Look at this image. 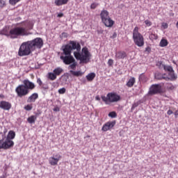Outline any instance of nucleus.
Masks as SVG:
<instances>
[{
  "instance_id": "1",
  "label": "nucleus",
  "mask_w": 178,
  "mask_h": 178,
  "mask_svg": "<svg viewBox=\"0 0 178 178\" xmlns=\"http://www.w3.org/2000/svg\"><path fill=\"white\" fill-rule=\"evenodd\" d=\"M63 51L62 55H72V51L76 50V52L81 51V45L79 42L74 40H70L69 44L63 45L61 47Z\"/></svg>"
},
{
  "instance_id": "2",
  "label": "nucleus",
  "mask_w": 178,
  "mask_h": 178,
  "mask_svg": "<svg viewBox=\"0 0 178 178\" xmlns=\"http://www.w3.org/2000/svg\"><path fill=\"white\" fill-rule=\"evenodd\" d=\"M9 35L10 38L15 39L18 38V37H24L29 35L27 29L24 27L17 26L13 28L10 30Z\"/></svg>"
},
{
  "instance_id": "3",
  "label": "nucleus",
  "mask_w": 178,
  "mask_h": 178,
  "mask_svg": "<svg viewBox=\"0 0 178 178\" xmlns=\"http://www.w3.org/2000/svg\"><path fill=\"white\" fill-rule=\"evenodd\" d=\"M82 52L84 54H81L80 51H74V56L76 59L81 61V63H88L90 62V51L87 47H83L82 49Z\"/></svg>"
},
{
  "instance_id": "4",
  "label": "nucleus",
  "mask_w": 178,
  "mask_h": 178,
  "mask_svg": "<svg viewBox=\"0 0 178 178\" xmlns=\"http://www.w3.org/2000/svg\"><path fill=\"white\" fill-rule=\"evenodd\" d=\"M133 40L137 47H144V36L138 32V27L136 26L133 31Z\"/></svg>"
},
{
  "instance_id": "5",
  "label": "nucleus",
  "mask_w": 178,
  "mask_h": 178,
  "mask_svg": "<svg viewBox=\"0 0 178 178\" xmlns=\"http://www.w3.org/2000/svg\"><path fill=\"white\" fill-rule=\"evenodd\" d=\"M31 51L33 50L30 44V42L29 41L25 42H23L20 46L18 54L19 56H27V55H30L31 54Z\"/></svg>"
},
{
  "instance_id": "6",
  "label": "nucleus",
  "mask_w": 178,
  "mask_h": 178,
  "mask_svg": "<svg viewBox=\"0 0 178 178\" xmlns=\"http://www.w3.org/2000/svg\"><path fill=\"white\" fill-rule=\"evenodd\" d=\"M29 42L33 51H34L36 48L40 49V48H42V46L44 45V41L41 38H36L33 40L29 41Z\"/></svg>"
},
{
  "instance_id": "7",
  "label": "nucleus",
  "mask_w": 178,
  "mask_h": 178,
  "mask_svg": "<svg viewBox=\"0 0 178 178\" xmlns=\"http://www.w3.org/2000/svg\"><path fill=\"white\" fill-rule=\"evenodd\" d=\"M15 92H17V97L22 98V97H26L30 92V90H27L23 84L19 85L15 88Z\"/></svg>"
},
{
  "instance_id": "8",
  "label": "nucleus",
  "mask_w": 178,
  "mask_h": 178,
  "mask_svg": "<svg viewBox=\"0 0 178 178\" xmlns=\"http://www.w3.org/2000/svg\"><path fill=\"white\" fill-rule=\"evenodd\" d=\"M162 93V87L159 84L152 85L149 90V95H155V94Z\"/></svg>"
},
{
  "instance_id": "9",
  "label": "nucleus",
  "mask_w": 178,
  "mask_h": 178,
  "mask_svg": "<svg viewBox=\"0 0 178 178\" xmlns=\"http://www.w3.org/2000/svg\"><path fill=\"white\" fill-rule=\"evenodd\" d=\"M60 59L63 60L65 65H72V63L74 62V58L72 54L70 55H65V56H60Z\"/></svg>"
},
{
  "instance_id": "10",
  "label": "nucleus",
  "mask_w": 178,
  "mask_h": 178,
  "mask_svg": "<svg viewBox=\"0 0 178 178\" xmlns=\"http://www.w3.org/2000/svg\"><path fill=\"white\" fill-rule=\"evenodd\" d=\"M108 97V102H118L120 100V95L116 94L115 92H109L107 94Z\"/></svg>"
},
{
  "instance_id": "11",
  "label": "nucleus",
  "mask_w": 178,
  "mask_h": 178,
  "mask_svg": "<svg viewBox=\"0 0 178 178\" xmlns=\"http://www.w3.org/2000/svg\"><path fill=\"white\" fill-rule=\"evenodd\" d=\"M22 85L28 90V91L34 90V88H35V84L30 81L29 79H24Z\"/></svg>"
},
{
  "instance_id": "12",
  "label": "nucleus",
  "mask_w": 178,
  "mask_h": 178,
  "mask_svg": "<svg viewBox=\"0 0 178 178\" xmlns=\"http://www.w3.org/2000/svg\"><path fill=\"white\" fill-rule=\"evenodd\" d=\"M116 124V121L108 122L104 124L102 128V131H108V130H111L113 127Z\"/></svg>"
},
{
  "instance_id": "13",
  "label": "nucleus",
  "mask_w": 178,
  "mask_h": 178,
  "mask_svg": "<svg viewBox=\"0 0 178 178\" xmlns=\"http://www.w3.org/2000/svg\"><path fill=\"white\" fill-rule=\"evenodd\" d=\"M154 79H156V80H165V81H169V76H167L165 73L156 72L154 74Z\"/></svg>"
},
{
  "instance_id": "14",
  "label": "nucleus",
  "mask_w": 178,
  "mask_h": 178,
  "mask_svg": "<svg viewBox=\"0 0 178 178\" xmlns=\"http://www.w3.org/2000/svg\"><path fill=\"white\" fill-rule=\"evenodd\" d=\"M62 158V156L59 154H56L55 157H50L49 158V163L51 165V166H55L58 165V162H59V160Z\"/></svg>"
},
{
  "instance_id": "15",
  "label": "nucleus",
  "mask_w": 178,
  "mask_h": 178,
  "mask_svg": "<svg viewBox=\"0 0 178 178\" xmlns=\"http://www.w3.org/2000/svg\"><path fill=\"white\" fill-rule=\"evenodd\" d=\"M0 108L3 111H9L12 108V104L9 102L1 101L0 102Z\"/></svg>"
},
{
  "instance_id": "16",
  "label": "nucleus",
  "mask_w": 178,
  "mask_h": 178,
  "mask_svg": "<svg viewBox=\"0 0 178 178\" xmlns=\"http://www.w3.org/2000/svg\"><path fill=\"white\" fill-rule=\"evenodd\" d=\"M4 140V149H9L15 145L13 140H10V139L6 138Z\"/></svg>"
},
{
  "instance_id": "17",
  "label": "nucleus",
  "mask_w": 178,
  "mask_h": 178,
  "mask_svg": "<svg viewBox=\"0 0 178 178\" xmlns=\"http://www.w3.org/2000/svg\"><path fill=\"white\" fill-rule=\"evenodd\" d=\"M39 115H41V112L36 113L35 115H31L30 117H29L27 118L28 123H29L30 124H33L34 123H35L37 118L38 116H39Z\"/></svg>"
},
{
  "instance_id": "18",
  "label": "nucleus",
  "mask_w": 178,
  "mask_h": 178,
  "mask_svg": "<svg viewBox=\"0 0 178 178\" xmlns=\"http://www.w3.org/2000/svg\"><path fill=\"white\" fill-rule=\"evenodd\" d=\"M100 17L102 19V22H106L107 19H108L109 17V12L106 10H102L100 13Z\"/></svg>"
},
{
  "instance_id": "19",
  "label": "nucleus",
  "mask_w": 178,
  "mask_h": 178,
  "mask_svg": "<svg viewBox=\"0 0 178 178\" xmlns=\"http://www.w3.org/2000/svg\"><path fill=\"white\" fill-rule=\"evenodd\" d=\"M5 138H6L5 134L0 132V149H5Z\"/></svg>"
},
{
  "instance_id": "20",
  "label": "nucleus",
  "mask_w": 178,
  "mask_h": 178,
  "mask_svg": "<svg viewBox=\"0 0 178 178\" xmlns=\"http://www.w3.org/2000/svg\"><path fill=\"white\" fill-rule=\"evenodd\" d=\"M102 23L104 24V26H106V27H112V26L115 24V21L112 20L110 17L107 18L106 21H103Z\"/></svg>"
},
{
  "instance_id": "21",
  "label": "nucleus",
  "mask_w": 178,
  "mask_h": 178,
  "mask_svg": "<svg viewBox=\"0 0 178 178\" xmlns=\"http://www.w3.org/2000/svg\"><path fill=\"white\" fill-rule=\"evenodd\" d=\"M168 79L171 81H175V80H177V75L175 73V70L168 72Z\"/></svg>"
},
{
  "instance_id": "22",
  "label": "nucleus",
  "mask_w": 178,
  "mask_h": 178,
  "mask_svg": "<svg viewBox=\"0 0 178 178\" xmlns=\"http://www.w3.org/2000/svg\"><path fill=\"white\" fill-rule=\"evenodd\" d=\"M127 56V54L124 51H118L115 54L116 59H124Z\"/></svg>"
},
{
  "instance_id": "23",
  "label": "nucleus",
  "mask_w": 178,
  "mask_h": 178,
  "mask_svg": "<svg viewBox=\"0 0 178 178\" xmlns=\"http://www.w3.org/2000/svg\"><path fill=\"white\" fill-rule=\"evenodd\" d=\"M159 65L161 66H162V67H163V70H165V72H168V73L170 72H172L173 70V67L170 66V65H166L165 64H162V62L160 61L159 62Z\"/></svg>"
},
{
  "instance_id": "24",
  "label": "nucleus",
  "mask_w": 178,
  "mask_h": 178,
  "mask_svg": "<svg viewBox=\"0 0 178 178\" xmlns=\"http://www.w3.org/2000/svg\"><path fill=\"white\" fill-rule=\"evenodd\" d=\"M37 99H38V93H33L29 97H28L27 102H34Z\"/></svg>"
},
{
  "instance_id": "25",
  "label": "nucleus",
  "mask_w": 178,
  "mask_h": 178,
  "mask_svg": "<svg viewBox=\"0 0 178 178\" xmlns=\"http://www.w3.org/2000/svg\"><path fill=\"white\" fill-rule=\"evenodd\" d=\"M69 2V0H55L54 3L56 6H62V5H66Z\"/></svg>"
},
{
  "instance_id": "26",
  "label": "nucleus",
  "mask_w": 178,
  "mask_h": 178,
  "mask_svg": "<svg viewBox=\"0 0 178 178\" xmlns=\"http://www.w3.org/2000/svg\"><path fill=\"white\" fill-rule=\"evenodd\" d=\"M70 73H71V74H72V76H74L75 77H80L83 74L81 71L70 70Z\"/></svg>"
},
{
  "instance_id": "27",
  "label": "nucleus",
  "mask_w": 178,
  "mask_h": 178,
  "mask_svg": "<svg viewBox=\"0 0 178 178\" xmlns=\"http://www.w3.org/2000/svg\"><path fill=\"white\" fill-rule=\"evenodd\" d=\"M15 137H16V133L14 131H10L6 138L12 140Z\"/></svg>"
},
{
  "instance_id": "28",
  "label": "nucleus",
  "mask_w": 178,
  "mask_h": 178,
  "mask_svg": "<svg viewBox=\"0 0 178 178\" xmlns=\"http://www.w3.org/2000/svg\"><path fill=\"white\" fill-rule=\"evenodd\" d=\"M56 76H60L63 73V69L60 67L55 68L53 71Z\"/></svg>"
},
{
  "instance_id": "29",
  "label": "nucleus",
  "mask_w": 178,
  "mask_h": 178,
  "mask_svg": "<svg viewBox=\"0 0 178 178\" xmlns=\"http://www.w3.org/2000/svg\"><path fill=\"white\" fill-rule=\"evenodd\" d=\"M86 79H87L88 81H92V80H94V79H95V73H94V72L89 73L86 76Z\"/></svg>"
},
{
  "instance_id": "30",
  "label": "nucleus",
  "mask_w": 178,
  "mask_h": 178,
  "mask_svg": "<svg viewBox=\"0 0 178 178\" xmlns=\"http://www.w3.org/2000/svg\"><path fill=\"white\" fill-rule=\"evenodd\" d=\"M134 83H136V79H134V77L131 78L127 83V87H133V86H134Z\"/></svg>"
},
{
  "instance_id": "31",
  "label": "nucleus",
  "mask_w": 178,
  "mask_h": 178,
  "mask_svg": "<svg viewBox=\"0 0 178 178\" xmlns=\"http://www.w3.org/2000/svg\"><path fill=\"white\" fill-rule=\"evenodd\" d=\"M147 80L148 79L147 78V76H145L144 73L141 74L139 76V81H142V83H147Z\"/></svg>"
},
{
  "instance_id": "32",
  "label": "nucleus",
  "mask_w": 178,
  "mask_h": 178,
  "mask_svg": "<svg viewBox=\"0 0 178 178\" xmlns=\"http://www.w3.org/2000/svg\"><path fill=\"white\" fill-rule=\"evenodd\" d=\"M168 40L166 39H162L160 42V47H161L162 48H163L164 47H168Z\"/></svg>"
},
{
  "instance_id": "33",
  "label": "nucleus",
  "mask_w": 178,
  "mask_h": 178,
  "mask_svg": "<svg viewBox=\"0 0 178 178\" xmlns=\"http://www.w3.org/2000/svg\"><path fill=\"white\" fill-rule=\"evenodd\" d=\"M48 79L51 81L56 80V75L54 74V72H49Z\"/></svg>"
},
{
  "instance_id": "34",
  "label": "nucleus",
  "mask_w": 178,
  "mask_h": 178,
  "mask_svg": "<svg viewBox=\"0 0 178 178\" xmlns=\"http://www.w3.org/2000/svg\"><path fill=\"white\" fill-rule=\"evenodd\" d=\"M77 66V62L74 60L71 64H70L68 69H72V70H76V67Z\"/></svg>"
},
{
  "instance_id": "35",
  "label": "nucleus",
  "mask_w": 178,
  "mask_h": 178,
  "mask_svg": "<svg viewBox=\"0 0 178 178\" xmlns=\"http://www.w3.org/2000/svg\"><path fill=\"white\" fill-rule=\"evenodd\" d=\"M101 98H102V101L104 102H105V104H106V105H108V104H109V97H108V95H106V97H105V96H104V95H102L101 96Z\"/></svg>"
},
{
  "instance_id": "36",
  "label": "nucleus",
  "mask_w": 178,
  "mask_h": 178,
  "mask_svg": "<svg viewBox=\"0 0 178 178\" xmlns=\"http://www.w3.org/2000/svg\"><path fill=\"white\" fill-rule=\"evenodd\" d=\"M108 116L109 118H112L113 119L118 116V114H116V112L112 111L108 113Z\"/></svg>"
},
{
  "instance_id": "37",
  "label": "nucleus",
  "mask_w": 178,
  "mask_h": 178,
  "mask_svg": "<svg viewBox=\"0 0 178 178\" xmlns=\"http://www.w3.org/2000/svg\"><path fill=\"white\" fill-rule=\"evenodd\" d=\"M21 0H9L10 5L14 6V5L17 4V2H20Z\"/></svg>"
},
{
  "instance_id": "38",
  "label": "nucleus",
  "mask_w": 178,
  "mask_h": 178,
  "mask_svg": "<svg viewBox=\"0 0 178 178\" xmlns=\"http://www.w3.org/2000/svg\"><path fill=\"white\" fill-rule=\"evenodd\" d=\"M149 38L150 40H157L158 39V35L154 34V33H152L149 35Z\"/></svg>"
},
{
  "instance_id": "39",
  "label": "nucleus",
  "mask_w": 178,
  "mask_h": 178,
  "mask_svg": "<svg viewBox=\"0 0 178 178\" xmlns=\"http://www.w3.org/2000/svg\"><path fill=\"white\" fill-rule=\"evenodd\" d=\"M4 6H6V1L0 0V8H3Z\"/></svg>"
},
{
  "instance_id": "40",
  "label": "nucleus",
  "mask_w": 178,
  "mask_h": 178,
  "mask_svg": "<svg viewBox=\"0 0 178 178\" xmlns=\"http://www.w3.org/2000/svg\"><path fill=\"white\" fill-rule=\"evenodd\" d=\"M99 5V3H92L90 6V9H95Z\"/></svg>"
},
{
  "instance_id": "41",
  "label": "nucleus",
  "mask_w": 178,
  "mask_h": 178,
  "mask_svg": "<svg viewBox=\"0 0 178 178\" xmlns=\"http://www.w3.org/2000/svg\"><path fill=\"white\" fill-rule=\"evenodd\" d=\"M33 23H31V22H29L26 25V29L28 30H31L33 29Z\"/></svg>"
},
{
  "instance_id": "42",
  "label": "nucleus",
  "mask_w": 178,
  "mask_h": 178,
  "mask_svg": "<svg viewBox=\"0 0 178 178\" xmlns=\"http://www.w3.org/2000/svg\"><path fill=\"white\" fill-rule=\"evenodd\" d=\"M68 35H69L67 34V33L63 32V33H61L60 37V38H67Z\"/></svg>"
},
{
  "instance_id": "43",
  "label": "nucleus",
  "mask_w": 178,
  "mask_h": 178,
  "mask_svg": "<svg viewBox=\"0 0 178 178\" xmlns=\"http://www.w3.org/2000/svg\"><path fill=\"white\" fill-rule=\"evenodd\" d=\"M145 24H146V26H147L148 27H149V26H152V22H151V21L146 19L145 21Z\"/></svg>"
},
{
  "instance_id": "44",
  "label": "nucleus",
  "mask_w": 178,
  "mask_h": 178,
  "mask_svg": "<svg viewBox=\"0 0 178 178\" xmlns=\"http://www.w3.org/2000/svg\"><path fill=\"white\" fill-rule=\"evenodd\" d=\"M24 109L26 111H31V109H33V106L28 104V105L24 106Z\"/></svg>"
},
{
  "instance_id": "45",
  "label": "nucleus",
  "mask_w": 178,
  "mask_h": 178,
  "mask_svg": "<svg viewBox=\"0 0 178 178\" xmlns=\"http://www.w3.org/2000/svg\"><path fill=\"white\" fill-rule=\"evenodd\" d=\"M58 92L60 94H65V92H66V88H62L59 89Z\"/></svg>"
},
{
  "instance_id": "46",
  "label": "nucleus",
  "mask_w": 178,
  "mask_h": 178,
  "mask_svg": "<svg viewBox=\"0 0 178 178\" xmlns=\"http://www.w3.org/2000/svg\"><path fill=\"white\" fill-rule=\"evenodd\" d=\"M40 87L43 90H48L49 88V87H48V85H46V84H42Z\"/></svg>"
},
{
  "instance_id": "47",
  "label": "nucleus",
  "mask_w": 178,
  "mask_h": 178,
  "mask_svg": "<svg viewBox=\"0 0 178 178\" xmlns=\"http://www.w3.org/2000/svg\"><path fill=\"white\" fill-rule=\"evenodd\" d=\"M137 106H138V102L134 103V104L132 105L131 111H133L135 108H137Z\"/></svg>"
},
{
  "instance_id": "48",
  "label": "nucleus",
  "mask_w": 178,
  "mask_h": 178,
  "mask_svg": "<svg viewBox=\"0 0 178 178\" xmlns=\"http://www.w3.org/2000/svg\"><path fill=\"white\" fill-rule=\"evenodd\" d=\"M37 83L38 84H39V86L41 87V86H42V81H41V79L38 78L37 79Z\"/></svg>"
},
{
  "instance_id": "49",
  "label": "nucleus",
  "mask_w": 178,
  "mask_h": 178,
  "mask_svg": "<svg viewBox=\"0 0 178 178\" xmlns=\"http://www.w3.org/2000/svg\"><path fill=\"white\" fill-rule=\"evenodd\" d=\"M108 66H112V65H113V60L109 59L108 61Z\"/></svg>"
},
{
  "instance_id": "50",
  "label": "nucleus",
  "mask_w": 178,
  "mask_h": 178,
  "mask_svg": "<svg viewBox=\"0 0 178 178\" xmlns=\"http://www.w3.org/2000/svg\"><path fill=\"white\" fill-rule=\"evenodd\" d=\"M54 112H59V111H60V108H59V107H55L54 109H53Z\"/></svg>"
},
{
  "instance_id": "51",
  "label": "nucleus",
  "mask_w": 178,
  "mask_h": 178,
  "mask_svg": "<svg viewBox=\"0 0 178 178\" xmlns=\"http://www.w3.org/2000/svg\"><path fill=\"white\" fill-rule=\"evenodd\" d=\"M162 26L163 27V29H168V24L163 22Z\"/></svg>"
},
{
  "instance_id": "52",
  "label": "nucleus",
  "mask_w": 178,
  "mask_h": 178,
  "mask_svg": "<svg viewBox=\"0 0 178 178\" xmlns=\"http://www.w3.org/2000/svg\"><path fill=\"white\" fill-rule=\"evenodd\" d=\"M116 37H118V34L116 33V32H115L112 36H111V38H116Z\"/></svg>"
},
{
  "instance_id": "53",
  "label": "nucleus",
  "mask_w": 178,
  "mask_h": 178,
  "mask_svg": "<svg viewBox=\"0 0 178 178\" xmlns=\"http://www.w3.org/2000/svg\"><path fill=\"white\" fill-rule=\"evenodd\" d=\"M145 52H151V47H146Z\"/></svg>"
},
{
  "instance_id": "54",
  "label": "nucleus",
  "mask_w": 178,
  "mask_h": 178,
  "mask_svg": "<svg viewBox=\"0 0 178 178\" xmlns=\"http://www.w3.org/2000/svg\"><path fill=\"white\" fill-rule=\"evenodd\" d=\"M1 34H2V35H8V33L6 32H5V29H3L1 32Z\"/></svg>"
},
{
  "instance_id": "55",
  "label": "nucleus",
  "mask_w": 178,
  "mask_h": 178,
  "mask_svg": "<svg viewBox=\"0 0 178 178\" xmlns=\"http://www.w3.org/2000/svg\"><path fill=\"white\" fill-rule=\"evenodd\" d=\"M57 17H63V13H60L58 14Z\"/></svg>"
},
{
  "instance_id": "56",
  "label": "nucleus",
  "mask_w": 178,
  "mask_h": 178,
  "mask_svg": "<svg viewBox=\"0 0 178 178\" xmlns=\"http://www.w3.org/2000/svg\"><path fill=\"white\" fill-rule=\"evenodd\" d=\"M173 113V111L172 110H168L167 112L168 115H172Z\"/></svg>"
},
{
  "instance_id": "57",
  "label": "nucleus",
  "mask_w": 178,
  "mask_h": 178,
  "mask_svg": "<svg viewBox=\"0 0 178 178\" xmlns=\"http://www.w3.org/2000/svg\"><path fill=\"white\" fill-rule=\"evenodd\" d=\"M174 88H175V86H173V85L168 87V90H173Z\"/></svg>"
},
{
  "instance_id": "58",
  "label": "nucleus",
  "mask_w": 178,
  "mask_h": 178,
  "mask_svg": "<svg viewBox=\"0 0 178 178\" xmlns=\"http://www.w3.org/2000/svg\"><path fill=\"white\" fill-rule=\"evenodd\" d=\"M95 99L96 101H101V98H99V96H96Z\"/></svg>"
},
{
  "instance_id": "59",
  "label": "nucleus",
  "mask_w": 178,
  "mask_h": 178,
  "mask_svg": "<svg viewBox=\"0 0 178 178\" xmlns=\"http://www.w3.org/2000/svg\"><path fill=\"white\" fill-rule=\"evenodd\" d=\"M8 131L6 130V129H5V131H3V132H1L2 134H5V136H6V132H7Z\"/></svg>"
},
{
  "instance_id": "60",
  "label": "nucleus",
  "mask_w": 178,
  "mask_h": 178,
  "mask_svg": "<svg viewBox=\"0 0 178 178\" xmlns=\"http://www.w3.org/2000/svg\"><path fill=\"white\" fill-rule=\"evenodd\" d=\"M98 31V33H101V34H102V31L101 32V31Z\"/></svg>"
},
{
  "instance_id": "61",
  "label": "nucleus",
  "mask_w": 178,
  "mask_h": 178,
  "mask_svg": "<svg viewBox=\"0 0 178 178\" xmlns=\"http://www.w3.org/2000/svg\"><path fill=\"white\" fill-rule=\"evenodd\" d=\"M3 177H5V176H3H3H1V177H0V178H3Z\"/></svg>"
}]
</instances>
